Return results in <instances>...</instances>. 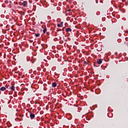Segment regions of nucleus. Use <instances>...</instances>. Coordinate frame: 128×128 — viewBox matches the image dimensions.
I'll return each instance as SVG.
<instances>
[{"label": "nucleus", "mask_w": 128, "mask_h": 128, "mask_svg": "<svg viewBox=\"0 0 128 128\" xmlns=\"http://www.w3.org/2000/svg\"><path fill=\"white\" fill-rule=\"evenodd\" d=\"M35 116H35L34 114L32 113L30 114V118L31 120H34V118Z\"/></svg>", "instance_id": "f257e3e1"}, {"label": "nucleus", "mask_w": 128, "mask_h": 128, "mask_svg": "<svg viewBox=\"0 0 128 128\" xmlns=\"http://www.w3.org/2000/svg\"><path fill=\"white\" fill-rule=\"evenodd\" d=\"M102 62V59H99L98 61V64H100Z\"/></svg>", "instance_id": "f03ea898"}, {"label": "nucleus", "mask_w": 128, "mask_h": 128, "mask_svg": "<svg viewBox=\"0 0 128 128\" xmlns=\"http://www.w3.org/2000/svg\"><path fill=\"white\" fill-rule=\"evenodd\" d=\"M6 87H2L0 88V90H2V92H4V90H6Z\"/></svg>", "instance_id": "7ed1b4c3"}, {"label": "nucleus", "mask_w": 128, "mask_h": 128, "mask_svg": "<svg viewBox=\"0 0 128 128\" xmlns=\"http://www.w3.org/2000/svg\"><path fill=\"white\" fill-rule=\"evenodd\" d=\"M22 4L24 6H26V4H28V2H26L24 1L23 2Z\"/></svg>", "instance_id": "20e7f679"}, {"label": "nucleus", "mask_w": 128, "mask_h": 128, "mask_svg": "<svg viewBox=\"0 0 128 128\" xmlns=\"http://www.w3.org/2000/svg\"><path fill=\"white\" fill-rule=\"evenodd\" d=\"M66 32H72V30L70 29V28H66Z\"/></svg>", "instance_id": "39448f33"}, {"label": "nucleus", "mask_w": 128, "mask_h": 128, "mask_svg": "<svg viewBox=\"0 0 128 128\" xmlns=\"http://www.w3.org/2000/svg\"><path fill=\"white\" fill-rule=\"evenodd\" d=\"M52 86H53V88H56V82H53L52 84Z\"/></svg>", "instance_id": "423d86ee"}, {"label": "nucleus", "mask_w": 128, "mask_h": 128, "mask_svg": "<svg viewBox=\"0 0 128 128\" xmlns=\"http://www.w3.org/2000/svg\"><path fill=\"white\" fill-rule=\"evenodd\" d=\"M10 89L12 90H14V86H12L11 87H10Z\"/></svg>", "instance_id": "0eeeda50"}, {"label": "nucleus", "mask_w": 128, "mask_h": 128, "mask_svg": "<svg viewBox=\"0 0 128 128\" xmlns=\"http://www.w3.org/2000/svg\"><path fill=\"white\" fill-rule=\"evenodd\" d=\"M46 28H44V30H43V32L44 34H46Z\"/></svg>", "instance_id": "6e6552de"}, {"label": "nucleus", "mask_w": 128, "mask_h": 128, "mask_svg": "<svg viewBox=\"0 0 128 128\" xmlns=\"http://www.w3.org/2000/svg\"><path fill=\"white\" fill-rule=\"evenodd\" d=\"M40 34L35 33V36H36V37L40 36Z\"/></svg>", "instance_id": "1a4fd4ad"}, {"label": "nucleus", "mask_w": 128, "mask_h": 128, "mask_svg": "<svg viewBox=\"0 0 128 128\" xmlns=\"http://www.w3.org/2000/svg\"><path fill=\"white\" fill-rule=\"evenodd\" d=\"M58 28H60V24H58Z\"/></svg>", "instance_id": "9d476101"}, {"label": "nucleus", "mask_w": 128, "mask_h": 128, "mask_svg": "<svg viewBox=\"0 0 128 128\" xmlns=\"http://www.w3.org/2000/svg\"><path fill=\"white\" fill-rule=\"evenodd\" d=\"M64 24V22H60L61 24Z\"/></svg>", "instance_id": "9b49d317"}]
</instances>
